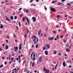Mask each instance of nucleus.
Segmentation results:
<instances>
[{
    "instance_id": "1",
    "label": "nucleus",
    "mask_w": 73,
    "mask_h": 73,
    "mask_svg": "<svg viewBox=\"0 0 73 73\" xmlns=\"http://www.w3.org/2000/svg\"><path fill=\"white\" fill-rule=\"evenodd\" d=\"M35 57H36V55H35V53H33V52H32L31 54V56H30L31 59V60H33V61H35V60H36Z\"/></svg>"
},
{
    "instance_id": "2",
    "label": "nucleus",
    "mask_w": 73,
    "mask_h": 73,
    "mask_svg": "<svg viewBox=\"0 0 73 73\" xmlns=\"http://www.w3.org/2000/svg\"><path fill=\"white\" fill-rule=\"evenodd\" d=\"M43 70L45 71V73H49V70H48V69H46L45 68V67L43 68Z\"/></svg>"
},
{
    "instance_id": "3",
    "label": "nucleus",
    "mask_w": 73,
    "mask_h": 73,
    "mask_svg": "<svg viewBox=\"0 0 73 73\" xmlns=\"http://www.w3.org/2000/svg\"><path fill=\"white\" fill-rule=\"evenodd\" d=\"M50 9L51 11L52 12H56V9L52 7L50 8Z\"/></svg>"
},
{
    "instance_id": "4",
    "label": "nucleus",
    "mask_w": 73,
    "mask_h": 73,
    "mask_svg": "<svg viewBox=\"0 0 73 73\" xmlns=\"http://www.w3.org/2000/svg\"><path fill=\"white\" fill-rule=\"evenodd\" d=\"M44 46H46V48H47V49H49L50 48V46L49 45V44H47L46 45H45Z\"/></svg>"
},
{
    "instance_id": "5",
    "label": "nucleus",
    "mask_w": 73,
    "mask_h": 73,
    "mask_svg": "<svg viewBox=\"0 0 73 73\" xmlns=\"http://www.w3.org/2000/svg\"><path fill=\"white\" fill-rule=\"evenodd\" d=\"M26 19L27 20L28 24H29V19L27 17H26Z\"/></svg>"
},
{
    "instance_id": "6",
    "label": "nucleus",
    "mask_w": 73,
    "mask_h": 73,
    "mask_svg": "<svg viewBox=\"0 0 73 73\" xmlns=\"http://www.w3.org/2000/svg\"><path fill=\"white\" fill-rule=\"evenodd\" d=\"M39 61L40 62H41L42 61V56L39 57Z\"/></svg>"
},
{
    "instance_id": "7",
    "label": "nucleus",
    "mask_w": 73,
    "mask_h": 73,
    "mask_svg": "<svg viewBox=\"0 0 73 73\" xmlns=\"http://www.w3.org/2000/svg\"><path fill=\"white\" fill-rule=\"evenodd\" d=\"M44 53L46 55H48V51L46 50L45 51Z\"/></svg>"
},
{
    "instance_id": "8",
    "label": "nucleus",
    "mask_w": 73,
    "mask_h": 73,
    "mask_svg": "<svg viewBox=\"0 0 73 73\" xmlns=\"http://www.w3.org/2000/svg\"><path fill=\"white\" fill-rule=\"evenodd\" d=\"M22 49V47L21 46V44H19V50H21Z\"/></svg>"
},
{
    "instance_id": "9",
    "label": "nucleus",
    "mask_w": 73,
    "mask_h": 73,
    "mask_svg": "<svg viewBox=\"0 0 73 73\" xmlns=\"http://www.w3.org/2000/svg\"><path fill=\"white\" fill-rule=\"evenodd\" d=\"M32 19L33 20V22H35V21H36V18L34 17H33L32 18Z\"/></svg>"
},
{
    "instance_id": "10",
    "label": "nucleus",
    "mask_w": 73,
    "mask_h": 73,
    "mask_svg": "<svg viewBox=\"0 0 73 73\" xmlns=\"http://www.w3.org/2000/svg\"><path fill=\"white\" fill-rule=\"evenodd\" d=\"M5 18H6V20L7 21H9V22H10L11 21V19H8V17L7 16L5 17Z\"/></svg>"
},
{
    "instance_id": "11",
    "label": "nucleus",
    "mask_w": 73,
    "mask_h": 73,
    "mask_svg": "<svg viewBox=\"0 0 73 73\" xmlns=\"http://www.w3.org/2000/svg\"><path fill=\"white\" fill-rule=\"evenodd\" d=\"M66 51H67V52H70V50L68 48H66Z\"/></svg>"
},
{
    "instance_id": "12",
    "label": "nucleus",
    "mask_w": 73,
    "mask_h": 73,
    "mask_svg": "<svg viewBox=\"0 0 73 73\" xmlns=\"http://www.w3.org/2000/svg\"><path fill=\"white\" fill-rule=\"evenodd\" d=\"M54 39V37H52L51 38H49L48 40H53Z\"/></svg>"
},
{
    "instance_id": "13",
    "label": "nucleus",
    "mask_w": 73,
    "mask_h": 73,
    "mask_svg": "<svg viewBox=\"0 0 73 73\" xmlns=\"http://www.w3.org/2000/svg\"><path fill=\"white\" fill-rule=\"evenodd\" d=\"M3 28H4L3 25L2 24H1L0 26V28H1V29H3Z\"/></svg>"
},
{
    "instance_id": "14",
    "label": "nucleus",
    "mask_w": 73,
    "mask_h": 73,
    "mask_svg": "<svg viewBox=\"0 0 73 73\" xmlns=\"http://www.w3.org/2000/svg\"><path fill=\"white\" fill-rule=\"evenodd\" d=\"M63 66L64 67H65V66H66V64H65V62H64L62 63Z\"/></svg>"
},
{
    "instance_id": "15",
    "label": "nucleus",
    "mask_w": 73,
    "mask_h": 73,
    "mask_svg": "<svg viewBox=\"0 0 73 73\" xmlns=\"http://www.w3.org/2000/svg\"><path fill=\"white\" fill-rule=\"evenodd\" d=\"M63 3H62L61 2H58L57 4L58 5H61Z\"/></svg>"
},
{
    "instance_id": "16",
    "label": "nucleus",
    "mask_w": 73,
    "mask_h": 73,
    "mask_svg": "<svg viewBox=\"0 0 73 73\" xmlns=\"http://www.w3.org/2000/svg\"><path fill=\"white\" fill-rule=\"evenodd\" d=\"M14 49H16V50H17V49H18V46H17L16 47H14Z\"/></svg>"
},
{
    "instance_id": "17",
    "label": "nucleus",
    "mask_w": 73,
    "mask_h": 73,
    "mask_svg": "<svg viewBox=\"0 0 73 73\" xmlns=\"http://www.w3.org/2000/svg\"><path fill=\"white\" fill-rule=\"evenodd\" d=\"M10 19L11 20H13V17L12 16H11Z\"/></svg>"
},
{
    "instance_id": "18",
    "label": "nucleus",
    "mask_w": 73,
    "mask_h": 73,
    "mask_svg": "<svg viewBox=\"0 0 73 73\" xmlns=\"http://www.w3.org/2000/svg\"><path fill=\"white\" fill-rule=\"evenodd\" d=\"M36 43H37L38 42V37H36Z\"/></svg>"
},
{
    "instance_id": "19",
    "label": "nucleus",
    "mask_w": 73,
    "mask_h": 73,
    "mask_svg": "<svg viewBox=\"0 0 73 73\" xmlns=\"http://www.w3.org/2000/svg\"><path fill=\"white\" fill-rule=\"evenodd\" d=\"M8 49V46L7 45L5 46V49L7 50Z\"/></svg>"
},
{
    "instance_id": "20",
    "label": "nucleus",
    "mask_w": 73,
    "mask_h": 73,
    "mask_svg": "<svg viewBox=\"0 0 73 73\" xmlns=\"http://www.w3.org/2000/svg\"><path fill=\"white\" fill-rule=\"evenodd\" d=\"M41 32V31H39L38 32V35H40V33Z\"/></svg>"
},
{
    "instance_id": "21",
    "label": "nucleus",
    "mask_w": 73,
    "mask_h": 73,
    "mask_svg": "<svg viewBox=\"0 0 73 73\" xmlns=\"http://www.w3.org/2000/svg\"><path fill=\"white\" fill-rule=\"evenodd\" d=\"M56 53H57V52L55 51H54V52H53L54 54H56Z\"/></svg>"
},
{
    "instance_id": "22",
    "label": "nucleus",
    "mask_w": 73,
    "mask_h": 73,
    "mask_svg": "<svg viewBox=\"0 0 73 73\" xmlns=\"http://www.w3.org/2000/svg\"><path fill=\"white\" fill-rule=\"evenodd\" d=\"M32 67H33V66H35V63L34 62H33L32 63Z\"/></svg>"
},
{
    "instance_id": "23",
    "label": "nucleus",
    "mask_w": 73,
    "mask_h": 73,
    "mask_svg": "<svg viewBox=\"0 0 73 73\" xmlns=\"http://www.w3.org/2000/svg\"><path fill=\"white\" fill-rule=\"evenodd\" d=\"M24 72H27V69H25V70H24Z\"/></svg>"
},
{
    "instance_id": "24",
    "label": "nucleus",
    "mask_w": 73,
    "mask_h": 73,
    "mask_svg": "<svg viewBox=\"0 0 73 73\" xmlns=\"http://www.w3.org/2000/svg\"><path fill=\"white\" fill-rule=\"evenodd\" d=\"M3 66H4V65L3 64L1 65L0 66V68H2V67H3Z\"/></svg>"
},
{
    "instance_id": "25",
    "label": "nucleus",
    "mask_w": 73,
    "mask_h": 73,
    "mask_svg": "<svg viewBox=\"0 0 73 73\" xmlns=\"http://www.w3.org/2000/svg\"><path fill=\"white\" fill-rule=\"evenodd\" d=\"M60 17L61 16L60 15H57V17H58V19H59Z\"/></svg>"
},
{
    "instance_id": "26",
    "label": "nucleus",
    "mask_w": 73,
    "mask_h": 73,
    "mask_svg": "<svg viewBox=\"0 0 73 73\" xmlns=\"http://www.w3.org/2000/svg\"><path fill=\"white\" fill-rule=\"evenodd\" d=\"M25 18L23 17L22 18V21H25Z\"/></svg>"
},
{
    "instance_id": "27",
    "label": "nucleus",
    "mask_w": 73,
    "mask_h": 73,
    "mask_svg": "<svg viewBox=\"0 0 73 73\" xmlns=\"http://www.w3.org/2000/svg\"><path fill=\"white\" fill-rule=\"evenodd\" d=\"M11 54H9V58H11Z\"/></svg>"
},
{
    "instance_id": "28",
    "label": "nucleus",
    "mask_w": 73,
    "mask_h": 73,
    "mask_svg": "<svg viewBox=\"0 0 73 73\" xmlns=\"http://www.w3.org/2000/svg\"><path fill=\"white\" fill-rule=\"evenodd\" d=\"M14 19L15 20H16V19H17V17L16 16H15L14 17Z\"/></svg>"
},
{
    "instance_id": "29",
    "label": "nucleus",
    "mask_w": 73,
    "mask_h": 73,
    "mask_svg": "<svg viewBox=\"0 0 73 73\" xmlns=\"http://www.w3.org/2000/svg\"><path fill=\"white\" fill-rule=\"evenodd\" d=\"M38 44L36 45V48H38Z\"/></svg>"
},
{
    "instance_id": "30",
    "label": "nucleus",
    "mask_w": 73,
    "mask_h": 73,
    "mask_svg": "<svg viewBox=\"0 0 73 73\" xmlns=\"http://www.w3.org/2000/svg\"><path fill=\"white\" fill-rule=\"evenodd\" d=\"M45 49H46V48L45 47H43V49L44 50H45Z\"/></svg>"
},
{
    "instance_id": "31",
    "label": "nucleus",
    "mask_w": 73,
    "mask_h": 73,
    "mask_svg": "<svg viewBox=\"0 0 73 73\" xmlns=\"http://www.w3.org/2000/svg\"><path fill=\"white\" fill-rule=\"evenodd\" d=\"M44 37H47V36H46V34H44Z\"/></svg>"
},
{
    "instance_id": "32",
    "label": "nucleus",
    "mask_w": 73,
    "mask_h": 73,
    "mask_svg": "<svg viewBox=\"0 0 73 73\" xmlns=\"http://www.w3.org/2000/svg\"><path fill=\"white\" fill-rule=\"evenodd\" d=\"M19 27H21V23H20V22H19Z\"/></svg>"
},
{
    "instance_id": "33",
    "label": "nucleus",
    "mask_w": 73,
    "mask_h": 73,
    "mask_svg": "<svg viewBox=\"0 0 73 73\" xmlns=\"http://www.w3.org/2000/svg\"><path fill=\"white\" fill-rule=\"evenodd\" d=\"M64 42H66V39H64Z\"/></svg>"
},
{
    "instance_id": "34",
    "label": "nucleus",
    "mask_w": 73,
    "mask_h": 73,
    "mask_svg": "<svg viewBox=\"0 0 73 73\" xmlns=\"http://www.w3.org/2000/svg\"><path fill=\"white\" fill-rule=\"evenodd\" d=\"M13 60H14V58L13 57L11 58V61H13Z\"/></svg>"
},
{
    "instance_id": "35",
    "label": "nucleus",
    "mask_w": 73,
    "mask_h": 73,
    "mask_svg": "<svg viewBox=\"0 0 73 73\" xmlns=\"http://www.w3.org/2000/svg\"><path fill=\"white\" fill-rule=\"evenodd\" d=\"M19 69H20V68H17V70H16L17 72H18V71H19Z\"/></svg>"
},
{
    "instance_id": "36",
    "label": "nucleus",
    "mask_w": 73,
    "mask_h": 73,
    "mask_svg": "<svg viewBox=\"0 0 73 73\" xmlns=\"http://www.w3.org/2000/svg\"><path fill=\"white\" fill-rule=\"evenodd\" d=\"M22 9V8H21L19 9V11H21V10Z\"/></svg>"
},
{
    "instance_id": "37",
    "label": "nucleus",
    "mask_w": 73,
    "mask_h": 73,
    "mask_svg": "<svg viewBox=\"0 0 73 73\" xmlns=\"http://www.w3.org/2000/svg\"><path fill=\"white\" fill-rule=\"evenodd\" d=\"M9 59V60H11V58H8V57H7V59L8 60Z\"/></svg>"
},
{
    "instance_id": "38",
    "label": "nucleus",
    "mask_w": 73,
    "mask_h": 73,
    "mask_svg": "<svg viewBox=\"0 0 73 73\" xmlns=\"http://www.w3.org/2000/svg\"><path fill=\"white\" fill-rule=\"evenodd\" d=\"M16 70V68H15L13 70H12V71H13V70Z\"/></svg>"
},
{
    "instance_id": "39",
    "label": "nucleus",
    "mask_w": 73,
    "mask_h": 73,
    "mask_svg": "<svg viewBox=\"0 0 73 73\" xmlns=\"http://www.w3.org/2000/svg\"><path fill=\"white\" fill-rule=\"evenodd\" d=\"M52 4H54V3H55V2L54 1H52Z\"/></svg>"
},
{
    "instance_id": "40",
    "label": "nucleus",
    "mask_w": 73,
    "mask_h": 73,
    "mask_svg": "<svg viewBox=\"0 0 73 73\" xmlns=\"http://www.w3.org/2000/svg\"><path fill=\"white\" fill-rule=\"evenodd\" d=\"M33 37L34 38H36V36H35L34 35H33Z\"/></svg>"
},
{
    "instance_id": "41",
    "label": "nucleus",
    "mask_w": 73,
    "mask_h": 73,
    "mask_svg": "<svg viewBox=\"0 0 73 73\" xmlns=\"http://www.w3.org/2000/svg\"><path fill=\"white\" fill-rule=\"evenodd\" d=\"M60 37L61 38H63V36H62V35H61L60 36Z\"/></svg>"
},
{
    "instance_id": "42",
    "label": "nucleus",
    "mask_w": 73,
    "mask_h": 73,
    "mask_svg": "<svg viewBox=\"0 0 73 73\" xmlns=\"http://www.w3.org/2000/svg\"><path fill=\"white\" fill-rule=\"evenodd\" d=\"M19 62H21V59H19Z\"/></svg>"
},
{
    "instance_id": "43",
    "label": "nucleus",
    "mask_w": 73,
    "mask_h": 73,
    "mask_svg": "<svg viewBox=\"0 0 73 73\" xmlns=\"http://www.w3.org/2000/svg\"><path fill=\"white\" fill-rule=\"evenodd\" d=\"M5 65H7V62H5Z\"/></svg>"
},
{
    "instance_id": "44",
    "label": "nucleus",
    "mask_w": 73,
    "mask_h": 73,
    "mask_svg": "<svg viewBox=\"0 0 73 73\" xmlns=\"http://www.w3.org/2000/svg\"><path fill=\"white\" fill-rule=\"evenodd\" d=\"M18 57L19 58V59H20V58H21V56L20 55H19V56Z\"/></svg>"
},
{
    "instance_id": "45",
    "label": "nucleus",
    "mask_w": 73,
    "mask_h": 73,
    "mask_svg": "<svg viewBox=\"0 0 73 73\" xmlns=\"http://www.w3.org/2000/svg\"><path fill=\"white\" fill-rule=\"evenodd\" d=\"M25 38H27V35H25Z\"/></svg>"
},
{
    "instance_id": "46",
    "label": "nucleus",
    "mask_w": 73,
    "mask_h": 73,
    "mask_svg": "<svg viewBox=\"0 0 73 73\" xmlns=\"http://www.w3.org/2000/svg\"><path fill=\"white\" fill-rule=\"evenodd\" d=\"M67 5H69V6H70V5H71L70 4H67Z\"/></svg>"
},
{
    "instance_id": "47",
    "label": "nucleus",
    "mask_w": 73,
    "mask_h": 73,
    "mask_svg": "<svg viewBox=\"0 0 73 73\" xmlns=\"http://www.w3.org/2000/svg\"><path fill=\"white\" fill-rule=\"evenodd\" d=\"M46 7L44 6V9H45V10H46L47 9V8L46 7Z\"/></svg>"
},
{
    "instance_id": "48",
    "label": "nucleus",
    "mask_w": 73,
    "mask_h": 73,
    "mask_svg": "<svg viewBox=\"0 0 73 73\" xmlns=\"http://www.w3.org/2000/svg\"><path fill=\"white\" fill-rule=\"evenodd\" d=\"M6 42L7 43H8V40H6Z\"/></svg>"
},
{
    "instance_id": "49",
    "label": "nucleus",
    "mask_w": 73,
    "mask_h": 73,
    "mask_svg": "<svg viewBox=\"0 0 73 73\" xmlns=\"http://www.w3.org/2000/svg\"><path fill=\"white\" fill-rule=\"evenodd\" d=\"M17 28L18 29V30H19V28H18V27L17 26H16Z\"/></svg>"
},
{
    "instance_id": "50",
    "label": "nucleus",
    "mask_w": 73,
    "mask_h": 73,
    "mask_svg": "<svg viewBox=\"0 0 73 73\" xmlns=\"http://www.w3.org/2000/svg\"><path fill=\"white\" fill-rule=\"evenodd\" d=\"M66 62L67 63H69V61L68 60H66Z\"/></svg>"
},
{
    "instance_id": "51",
    "label": "nucleus",
    "mask_w": 73,
    "mask_h": 73,
    "mask_svg": "<svg viewBox=\"0 0 73 73\" xmlns=\"http://www.w3.org/2000/svg\"><path fill=\"white\" fill-rule=\"evenodd\" d=\"M33 1V0H31L30 2V3H32V2Z\"/></svg>"
},
{
    "instance_id": "52",
    "label": "nucleus",
    "mask_w": 73,
    "mask_h": 73,
    "mask_svg": "<svg viewBox=\"0 0 73 73\" xmlns=\"http://www.w3.org/2000/svg\"><path fill=\"white\" fill-rule=\"evenodd\" d=\"M69 62H70V64H72V61L70 60H69Z\"/></svg>"
},
{
    "instance_id": "53",
    "label": "nucleus",
    "mask_w": 73,
    "mask_h": 73,
    "mask_svg": "<svg viewBox=\"0 0 73 73\" xmlns=\"http://www.w3.org/2000/svg\"><path fill=\"white\" fill-rule=\"evenodd\" d=\"M36 40H35L34 42V44H36Z\"/></svg>"
},
{
    "instance_id": "54",
    "label": "nucleus",
    "mask_w": 73,
    "mask_h": 73,
    "mask_svg": "<svg viewBox=\"0 0 73 73\" xmlns=\"http://www.w3.org/2000/svg\"><path fill=\"white\" fill-rule=\"evenodd\" d=\"M26 11L27 13H28L29 11H28V10H26Z\"/></svg>"
},
{
    "instance_id": "55",
    "label": "nucleus",
    "mask_w": 73,
    "mask_h": 73,
    "mask_svg": "<svg viewBox=\"0 0 73 73\" xmlns=\"http://www.w3.org/2000/svg\"><path fill=\"white\" fill-rule=\"evenodd\" d=\"M2 49L1 48H0V51H2Z\"/></svg>"
},
{
    "instance_id": "56",
    "label": "nucleus",
    "mask_w": 73,
    "mask_h": 73,
    "mask_svg": "<svg viewBox=\"0 0 73 73\" xmlns=\"http://www.w3.org/2000/svg\"><path fill=\"white\" fill-rule=\"evenodd\" d=\"M59 56H61V54L60 52L59 53Z\"/></svg>"
},
{
    "instance_id": "57",
    "label": "nucleus",
    "mask_w": 73,
    "mask_h": 73,
    "mask_svg": "<svg viewBox=\"0 0 73 73\" xmlns=\"http://www.w3.org/2000/svg\"><path fill=\"white\" fill-rule=\"evenodd\" d=\"M64 56H65L66 57H67V55H66V54H64Z\"/></svg>"
},
{
    "instance_id": "58",
    "label": "nucleus",
    "mask_w": 73,
    "mask_h": 73,
    "mask_svg": "<svg viewBox=\"0 0 73 73\" xmlns=\"http://www.w3.org/2000/svg\"><path fill=\"white\" fill-rule=\"evenodd\" d=\"M68 67L70 68H71V67H72V66L70 65V66H69Z\"/></svg>"
},
{
    "instance_id": "59",
    "label": "nucleus",
    "mask_w": 73,
    "mask_h": 73,
    "mask_svg": "<svg viewBox=\"0 0 73 73\" xmlns=\"http://www.w3.org/2000/svg\"><path fill=\"white\" fill-rule=\"evenodd\" d=\"M30 64H32V61H31L30 62Z\"/></svg>"
},
{
    "instance_id": "60",
    "label": "nucleus",
    "mask_w": 73,
    "mask_h": 73,
    "mask_svg": "<svg viewBox=\"0 0 73 73\" xmlns=\"http://www.w3.org/2000/svg\"><path fill=\"white\" fill-rule=\"evenodd\" d=\"M61 1L62 2H63L64 1H65V0H61Z\"/></svg>"
},
{
    "instance_id": "61",
    "label": "nucleus",
    "mask_w": 73,
    "mask_h": 73,
    "mask_svg": "<svg viewBox=\"0 0 73 73\" xmlns=\"http://www.w3.org/2000/svg\"><path fill=\"white\" fill-rule=\"evenodd\" d=\"M2 46H5V44H3Z\"/></svg>"
},
{
    "instance_id": "62",
    "label": "nucleus",
    "mask_w": 73,
    "mask_h": 73,
    "mask_svg": "<svg viewBox=\"0 0 73 73\" xmlns=\"http://www.w3.org/2000/svg\"><path fill=\"white\" fill-rule=\"evenodd\" d=\"M15 60H17V61H18L19 60V58H17V59H16Z\"/></svg>"
},
{
    "instance_id": "63",
    "label": "nucleus",
    "mask_w": 73,
    "mask_h": 73,
    "mask_svg": "<svg viewBox=\"0 0 73 73\" xmlns=\"http://www.w3.org/2000/svg\"><path fill=\"white\" fill-rule=\"evenodd\" d=\"M34 47V45L33 44L32 46V48H33Z\"/></svg>"
},
{
    "instance_id": "64",
    "label": "nucleus",
    "mask_w": 73,
    "mask_h": 73,
    "mask_svg": "<svg viewBox=\"0 0 73 73\" xmlns=\"http://www.w3.org/2000/svg\"><path fill=\"white\" fill-rule=\"evenodd\" d=\"M17 70H15V73H17Z\"/></svg>"
}]
</instances>
